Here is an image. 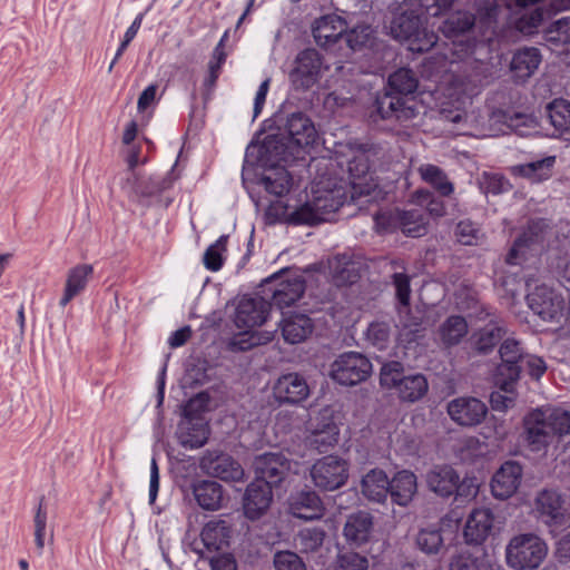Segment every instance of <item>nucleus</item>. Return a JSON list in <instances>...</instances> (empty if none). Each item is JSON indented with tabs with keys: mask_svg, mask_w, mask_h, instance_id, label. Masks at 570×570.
<instances>
[{
	"mask_svg": "<svg viewBox=\"0 0 570 570\" xmlns=\"http://www.w3.org/2000/svg\"><path fill=\"white\" fill-rule=\"evenodd\" d=\"M338 428L333 421H327L321 428L312 431L307 438L311 448L317 450L320 453L327 452L338 441Z\"/></svg>",
	"mask_w": 570,
	"mask_h": 570,
	"instance_id": "41",
	"label": "nucleus"
},
{
	"mask_svg": "<svg viewBox=\"0 0 570 570\" xmlns=\"http://www.w3.org/2000/svg\"><path fill=\"white\" fill-rule=\"evenodd\" d=\"M265 189L275 196L287 194L292 187V176L283 167H277L263 177Z\"/></svg>",
	"mask_w": 570,
	"mask_h": 570,
	"instance_id": "45",
	"label": "nucleus"
},
{
	"mask_svg": "<svg viewBox=\"0 0 570 570\" xmlns=\"http://www.w3.org/2000/svg\"><path fill=\"white\" fill-rule=\"evenodd\" d=\"M368 561L355 552H345L337 558L334 570H367Z\"/></svg>",
	"mask_w": 570,
	"mask_h": 570,
	"instance_id": "57",
	"label": "nucleus"
},
{
	"mask_svg": "<svg viewBox=\"0 0 570 570\" xmlns=\"http://www.w3.org/2000/svg\"><path fill=\"white\" fill-rule=\"evenodd\" d=\"M416 36L409 41L410 50L415 52H424L432 49L438 42V36L433 31H428L425 28L420 27Z\"/></svg>",
	"mask_w": 570,
	"mask_h": 570,
	"instance_id": "53",
	"label": "nucleus"
},
{
	"mask_svg": "<svg viewBox=\"0 0 570 570\" xmlns=\"http://www.w3.org/2000/svg\"><path fill=\"white\" fill-rule=\"evenodd\" d=\"M322 57L315 49L301 51L295 59V67L289 73V80L295 89L307 90L320 79Z\"/></svg>",
	"mask_w": 570,
	"mask_h": 570,
	"instance_id": "10",
	"label": "nucleus"
},
{
	"mask_svg": "<svg viewBox=\"0 0 570 570\" xmlns=\"http://www.w3.org/2000/svg\"><path fill=\"white\" fill-rule=\"evenodd\" d=\"M422 180L433 187L441 196H450L454 191L453 184L440 167L432 164H423L417 168Z\"/></svg>",
	"mask_w": 570,
	"mask_h": 570,
	"instance_id": "37",
	"label": "nucleus"
},
{
	"mask_svg": "<svg viewBox=\"0 0 570 570\" xmlns=\"http://www.w3.org/2000/svg\"><path fill=\"white\" fill-rule=\"evenodd\" d=\"M417 491L416 475L409 471H399L393 479L389 480V494L394 503L406 507Z\"/></svg>",
	"mask_w": 570,
	"mask_h": 570,
	"instance_id": "28",
	"label": "nucleus"
},
{
	"mask_svg": "<svg viewBox=\"0 0 570 570\" xmlns=\"http://www.w3.org/2000/svg\"><path fill=\"white\" fill-rule=\"evenodd\" d=\"M268 284H273L272 301L279 308L289 306L297 302L305 292V281L303 276L296 272L288 269L274 274L267 279Z\"/></svg>",
	"mask_w": 570,
	"mask_h": 570,
	"instance_id": "9",
	"label": "nucleus"
},
{
	"mask_svg": "<svg viewBox=\"0 0 570 570\" xmlns=\"http://www.w3.org/2000/svg\"><path fill=\"white\" fill-rule=\"evenodd\" d=\"M191 488L195 500L202 509L217 511L223 508L225 491L218 482L202 480L195 482Z\"/></svg>",
	"mask_w": 570,
	"mask_h": 570,
	"instance_id": "27",
	"label": "nucleus"
},
{
	"mask_svg": "<svg viewBox=\"0 0 570 570\" xmlns=\"http://www.w3.org/2000/svg\"><path fill=\"white\" fill-rule=\"evenodd\" d=\"M533 512L535 518L549 528V532L553 537L568 522L563 500L553 490H542L537 494Z\"/></svg>",
	"mask_w": 570,
	"mask_h": 570,
	"instance_id": "8",
	"label": "nucleus"
},
{
	"mask_svg": "<svg viewBox=\"0 0 570 570\" xmlns=\"http://www.w3.org/2000/svg\"><path fill=\"white\" fill-rule=\"evenodd\" d=\"M199 468L204 473L224 481H240L244 476V470L237 461L217 451H207L199 461Z\"/></svg>",
	"mask_w": 570,
	"mask_h": 570,
	"instance_id": "13",
	"label": "nucleus"
},
{
	"mask_svg": "<svg viewBox=\"0 0 570 570\" xmlns=\"http://www.w3.org/2000/svg\"><path fill=\"white\" fill-rule=\"evenodd\" d=\"M499 354L502 362L497 367L495 384L505 393H512L520 375V364L527 354H523L520 343L514 338L504 340Z\"/></svg>",
	"mask_w": 570,
	"mask_h": 570,
	"instance_id": "7",
	"label": "nucleus"
},
{
	"mask_svg": "<svg viewBox=\"0 0 570 570\" xmlns=\"http://www.w3.org/2000/svg\"><path fill=\"white\" fill-rule=\"evenodd\" d=\"M285 130L288 140L298 146L306 147L315 142L317 131L312 120L303 112L292 114L286 121Z\"/></svg>",
	"mask_w": 570,
	"mask_h": 570,
	"instance_id": "25",
	"label": "nucleus"
},
{
	"mask_svg": "<svg viewBox=\"0 0 570 570\" xmlns=\"http://www.w3.org/2000/svg\"><path fill=\"white\" fill-rule=\"evenodd\" d=\"M312 199L289 214V222L296 225H316L330 222L346 203L352 202L347 186L318 181L312 189Z\"/></svg>",
	"mask_w": 570,
	"mask_h": 570,
	"instance_id": "2",
	"label": "nucleus"
},
{
	"mask_svg": "<svg viewBox=\"0 0 570 570\" xmlns=\"http://www.w3.org/2000/svg\"><path fill=\"white\" fill-rule=\"evenodd\" d=\"M309 394L305 379L297 373L281 376L273 386V395L279 403L296 404Z\"/></svg>",
	"mask_w": 570,
	"mask_h": 570,
	"instance_id": "19",
	"label": "nucleus"
},
{
	"mask_svg": "<svg viewBox=\"0 0 570 570\" xmlns=\"http://www.w3.org/2000/svg\"><path fill=\"white\" fill-rule=\"evenodd\" d=\"M325 532L320 528H308L299 531L296 538V546L303 553H314L321 549Z\"/></svg>",
	"mask_w": 570,
	"mask_h": 570,
	"instance_id": "47",
	"label": "nucleus"
},
{
	"mask_svg": "<svg viewBox=\"0 0 570 570\" xmlns=\"http://www.w3.org/2000/svg\"><path fill=\"white\" fill-rule=\"evenodd\" d=\"M227 236H220L204 254V265L207 269L217 272L223 266L222 254L226 250Z\"/></svg>",
	"mask_w": 570,
	"mask_h": 570,
	"instance_id": "48",
	"label": "nucleus"
},
{
	"mask_svg": "<svg viewBox=\"0 0 570 570\" xmlns=\"http://www.w3.org/2000/svg\"><path fill=\"white\" fill-rule=\"evenodd\" d=\"M193 433L188 431H184V428H180L179 440L181 445L189 449H198L203 446L207 441V430L204 424H195L191 428Z\"/></svg>",
	"mask_w": 570,
	"mask_h": 570,
	"instance_id": "50",
	"label": "nucleus"
},
{
	"mask_svg": "<svg viewBox=\"0 0 570 570\" xmlns=\"http://www.w3.org/2000/svg\"><path fill=\"white\" fill-rule=\"evenodd\" d=\"M395 226L410 237H420L426 232L424 215L419 209L396 210L393 215Z\"/></svg>",
	"mask_w": 570,
	"mask_h": 570,
	"instance_id": "34",
	"label": "nucleus"
},
{
	"mask_svg": "<svg viewBox=\"0 0 570 570\" xmlns=\"http://www.w3.org/2000/svg\"><path fill=\"white\" fill-rule=\"evenodd\" d=\"M377 111L383 119L395 118L396 120H407L415 116L414 108L406 106L404 98L386 94L377 101Z\"/></svg>",
	"mask_w": 570,
	"mask_h": 570,
	"instance_id": "33",
	"label": "nucleus"
},
{
	"mask_svg": "<svg viewBox=\"0 0 570 570\" xmlns=\"http://www.w3.org/2000/svg\"><path fill=\"white\" fill-rule=\"evenodd\" d=\"M393 284L396 291V297L403 306H407L410 303L411 288L410 278L403 273H395L393 275Z\"/></svg>",
	"mask_w": 570,
	"mask_h": 570,
	"instance_id": "63",
	"label": "nucleus"
},
{
	"mask_svg": "<svg viewBox=\"0 0 570 570\" xmlns=\"http://www.w3.org/2000/svg\"><path fill=\"white\" fill-rule=\"evenodd\" d=\"M371 36V28L368 26H356L351 30H346L343 40L352 50H356L364 46Z\"/></svg>",
	"mask_w": 570,
	"mask_h": 570,
	"instance_id": "59",
	"label": "nucleus"
},
{
	"mask_svg": "<svg viewBox=\"0 0 570 570\" xmlns=\"http://www.w3.org/2000/svg\"><path fill=\"white\" fill-rule=\"evenodd\" d=\"M556 165V156H546L525 164L513 167V173L529 179L532 183H540L552 176Z\"/></svg>",
	"mask_w": 570,
	"mask_h": 570,
	"instance_id": "31",
	"label": "nucleus"
},
{
	"mask_svg": "<svg viewBox=\"0 0 570 570\" xmlns=\"http://www.w3.org/2000/svg\"><path fill=\"white\" fill-rule=\"evenodd\" d=\"M291 462L281 453H264L255 460V480H264L268 487L277 485L287 475Z\"/></svg>",
	"mask_w": 570,
	"mask_h": 570,
	"instance_id": "16",
	"label": "nucleus"
},
{
	"mask_svg": "<svg viewBox=\"0 0 570 570\" xmlns=\"http://www.w3.org/2000/svg\"><path fill=\"white\" fill-rule=\"evenodd\" d=\"M372 373L370 360L357 352H346L338 355L331 364L330 375L341 385H356Z\"/></svg>",
	"mask_w": 570,
	"mask_h": 570,
	"instance_id": "6",
	"label": "nucleus"
},
{
	"mask_svg": "<svg viewBox=\"0 0 570 570\" xmlns=\"http://www.w3.org/2000/svg\"><path fill=\"white\" fill-rule=\"evenodd\" d=\"M94 268L89 264H80L69 269L66 278L63 295L59 302L65 307L72 298L78 296L87 286Z\"/></svg>",
	"mask_w": 570,
	"mask_h": 570,
	"instance_id": "29",
	"label": "nucleus"
},
{
	"mask_svg": "<svg viewBox=\"0 0 570 570\" xmlns=\"http://www.w3.org/2000/svg\"><path fill=\"white\" fill-rule=\"evenodd\" d=\"M229 537L230 529L225 520H210L200 532V541L191 544V550L198 553L200 558H205L200 544L208 551H218L228 544Z\"/></svg>",
	"mask_w": 570,
	"mask_h": 570,
	"instance_id": "18",
	"label": "nucleus"
},
{
	"mask_svg": "<svg viewBox=\"0 0 570 570\" xmlns=\"http://www.w3.org/2000/svg\"><path fill=\"white\" fill-rule=\"evenodd\" d=\"M541 56L537 48H524L514 53L511 70L518 79L529 78L539 67Z\"/></svg>",
	"mask_w": 570,
	"mask_h": 570,
	"instance_id": "35",
	"label": "nucleus"
},
{
	"mask_svg": "<svg viewBox=\"0 0 570 570\" xmlns=\"http://www.w3.org/2000/svg\"><path fill=\"white\" fill-rule=\"evenodd\" d=\"M271 304L261 296H243L235 309L234 323L237 328L248 333L263 325L268 316Z\"/></svg>",
	"mask_w": 570,
	"mask_h": 570,
	"instance_id": "11",
	"label": "nucleus"
},
{
	"mask_svg": "<svg viewBox=\"0 0 570 570\" xmlns=\"http://www.w3.org/2000/svg\"><path fill=\"white\" fill-rule=\"evenodd\" d=\"M312 320L303 313H284L281 321L282 335L291 344L305 341L313 331Z\"/></svg>",
	"mask_w": 570,
	"mask_h": 570,
	"instance_id": "26",
	"label": "nucleus"
},
{
	"mask_svg": "<svg viewBox=\"0 0 570 570\" xmlns=\"http://www.w3.org/2000/svg\"><path fill=\"white\" fill-rule=\"evenodd\" d=\"M547 542L535 533H519L505 547V562L513 570H537L548 556Z\"/></svg>",
	"mask_w": 570,
	"mask_h": 570,
	"instance_id": "3",
	"label": "nucleus"
},
{
	"mask_svg": "<svg viewBox=\"0 0 570 570\" xmlns=\"http://www.w3.org/2000/svg\"><path fill=\"white\" fill-rule=\"evenodd\" d=\"M389 86L392 92L409 95L416 90L419 79L413 70L409 68H400L390 75Z\"/></svg>",
	"mask_w": 570,
	"mask_h": 570,
	"instance_id": "44",
	"label": "nucleus"
},
{
	"mask_svg": "<svg viewBox=\"0 0 570 570\" xmlns=\"http://www.w3.org/2000/svg\"><path fill=\"white\" fill-rule=\"evenodd\" d=\"M273 500L272 488L264 480H254L248 484L244 495V513L250 520L259 519Z\"/></svg>",
	"mask_w": 570,
	"mask_h": 570,
	"instance_id": "17",
	"label": "nucleus"
},
{
	"mask_svg": "<svg viewBox=\"0 0 570 570\" xmlns=\"http://www.w3.org/2000/svg\"><path fill=\"white\" fill-rule=\"evenodd\" d=\"M289 511L293 517L309 521L321 519L325 509L314 491H301L291 497Z\"/></svg>",
	"mask_w": 570,
	"mask_h": 570,
	"instance_id": "23",
	"label": "nucleus"
},
{
	"mask_svg": "<svg viewBox=\"0 0 570 570\" xmlns=\"http://www.w3.org/2000/svg\"><path fill=\"white\" fill-rule=\"evenodd\" d=\"M520 366L534 380H539L547 371L546 362L537 355L527 354Z\"/></svg>",
	"mask_w": 570,
	"mask_h": 570,
	"instance_id": "62",
	"label": "nucleus"
},
{
	"mask_svg": "<svg viewBox=\"0 0 570 570\" xmlns=\"http://www.w3.org/2000/svg\"><path fill=\"white\" fill-rule=\"evenodd\" d=\"M527 303L530 309L543 321H559L562 316L563 298L546 285H538L530 291Z\"/></svg>",
	"mask_w": 570,
	"mask_h": 570,
	"instance_id": "12",
	"label": "nucleus"
},
{
	"mask_svg": "<svg viewBox=\"0 0 570 570\" xmlns=\"http://www.w3.org/2000/svg\"><path fill=\"white\" fill-rule=\"evenodd\" d=\"M373 530V518L368 512L358 511L351 514L344 525V537L355 544L366 542Z\"/></svg>",
	"mask_w": 570,
	"mask_h": 570,
	"instance_id": "30",
	"label": "nucleus"
},
{
	"mask_svg": "<svg viewBox=\"0 0 570 570\" xmlns=\"http://www.w3.org/2000/svg\"><path fill=\"white\" fill-rule=\"evenodd\" d=\"M333 281L337 286L354 284L360 277V268L345 255L336 256L331 263Z\"/></svg>",
	"mask_w": 570,
	"mask_h": 570,
	"instance_id": "40",
	"label": "nucleus"
},
{
	"mask_svg": "<svg viewBox=\"0 0 570 570\" xmlns=\"http://www.w3.org/2000/svg\"><path fill=\"white\" fill-rule=\"evenodd\" d=\"M522 478L519 463L508 461L495 472L491 481L492 494L501 500L510 498L518 490Z\"/></svg>",
	"mask_w": 570,
	"mask_h": 570,
	"instance_id": "21",
	"label": "nucleus"
},
{
	"mask_svg": "<svg viewBox=\"0 0 570 570\" xmlns=\"http://www.w3.org/2000/svg\"><path fill=\"white\" fill-rule=\"evenodd\" d=\"M505 333V327L498 322L487 324L474 334L475 350L482 354L491 352L503 338Z\"/></svg>",
	"mask_w": 570,
	"mask_h": 570,
	"instance_id": "39",
	"label": "nucleus"
},
{
	"mask_svg": "<svg viewBox=\"0 0 570 570\" xmlns=\"http://www.w3.org/2000/svg\"><path fill=\"white\" fill-rule=\"evenodd\" d=\"M547 40L553 43L570 42V17L553 22L547 31Z\"/></svg>",
	"mask_w": 570,
	"mask_h": 570,
	"instance_id": "52",
	"label": "nucleus"
},
{
	"mask_svg": "<svg viewBox=\"0 0 570 570\" xmlns=\"http://www.w3.org/2000/svg\"><path fill=\"white\" fill-rule=\"evenodd\" d=\"M275 570H306L302 559L292 551H278L273 559Z\"/></svg>",
	"mask_w": 570,
	"mask_h": 570,
	"instance_id": "51",
	"label": "nucleus"
},
{
	"mask_svg": "<svg viewBox=\"0 0 570 570\" xmlns=\"http://www.w3.org/2000/svg\"><path fill=\"white\" fill-rule=\"evenodd\" d=\"M550 124L560 135L570 134V101L554 99L547 106Z\"/></svg>",
	"mask_w": 570,
	"mask_h": 570,
	"instance_id": "42",
	"label": "nucleus"
},
{
	"mask_svg": "<svg viewBox=\"0 0 570 570\" xmlns=\"http://www.w3.org/2000/svg\"><path fill=\"white\" fill-rule=\"evenodd\" d=\"M422 27V21L413 11L402 12L395 16L390 24L391 36L400 41H410L413 36L419 35L417 30Z\"/></svg>",
	"mask_w": 570,
	"mask_h": 570,
	"instance_id": "36",
	"label": "nucleus"
},
{
	"mask_svg": "<svg viewBox=\"0 0 570 570\" xmlns=\"http://www.w3.org/2000/svg\"><path fill=\"white\" fill-rule=\"evenodd\" d=\"M450 570H478V558L469 552H461L452 558Z\"/></svg>",
	"mask_w": 570,
	"mask_h": 570,
	"instance_id": "64",
	"label": "nucleus"
},
{
	"mask_svg": "<svg viewBox=\"0 0 570 570\" xmlns=\"http://www.w3.org/2000/svg\"><path fill=\"white\" fill-rule=\"evenodd\" d=\"M368 163L367 159L362 155L355 157L348 163L350 183H342L347 186L350 198L352 202H356L363 196H368L375 188V185L370 183L368 179Z\"/></svg>",
	"mask_w": 570,
	"mask_h": 570,
	"instance_id": "22",
	"label": "nucleus"
},
{
	"mask_svg": "<svg viewBox=\"0 0 570 570\" xmlns=\"http://www.w3.org/2000/svg\"><path fill=\"white\" fill-rule=\"evenodd\" d=\"M42 501H43V499H41V501L37 508V511L35 513V517H33L35 542H36L37 549L40 552L43 550V547H45V537H46L47 520H48L47 511L42 507Z\"/></svg>",
	"mask_w": 570,
	"mask_h": 570,
	"instance_id": "58",
	"label": "nucleus"
},
{
	"mask_svg": "<svg viewBox=\"0 0 570 570\" xmlns=\"http://www.w3.org/2000/svg\"><path fill=\"white\" fill-rule=\"evenodd\" d=\"M539 225L540 223H532L529 226L528 232L524 233L514 242L505 258L509 265H517L519 263V254L521 253L522 248L529 246L530 243L534 242L532 236L538 237V235L533 233V229L537 228Z\"/></svg>",
	"mask_w": 570,
	"mask_h": 570,
	"instance_id": "56",
	"label": "nucleus"
},
{
	"mask_svg": "<svg viewBox=\"0 0 570 570\" xmlns=\"http://www.w3.org/2000/svg\"><path fill=\"white\" fill-rule=\"evenodd\" d=\"M438 333L444 346H454L468 334V323L464 317L453 315L441 324Z\"/></svg>",
	"mask_w": 570,
	"mask_h": 570,
	"instance_id": "38",
	"label": "nucleus"
},
{
	"mask_svg": "<svg viewBox=\"0 0 570 570\" xmlns=\"http://www.w3.org/2000/svg\"><path fill=\"white\" fill-rule=\"evenodd\" d=\"M507 125L520 136H527L530 130H537L538 124L532 116L524 114H514L507 118Z\"/></svg>",
	"mask_w": 570,
	"mask_h": 570,
	"instance_id": "55",
	"label": "nucleus"
},
{
	"mask_svg": "<svg viewBox=\"0 0 570 570\" xmlns=\"http://www.w3.org/2000/svg\"><path fill=\"white\" fill-rule=\"evenodd\" d=\"M475 23V17L468 11H456L446 18L440 27V30L446 38H453L463 35L472 29Z\"/></svg>",
	"mask_w": 570,
	"mask_h": 570,
	"instance_id": "43",
	"label": "nucleus"
},
{
	"mask_svg": "<svg viewBox=\"0 0 570 570\" xmlns=\"http://www.w3.org/2000/svg\"><path fill=\"white\" fill-rule=\"evenodd\" d=\"M138 187L134 196V200H140L142 198L151 197L163 189L167 188V185L156 180L155 178H142L139 177Z\"/></svg>",
	"mask_w": 570,
	"mask_h": 570,
	"instance_id": "60",
	"label": "nucleus"
},
{
	"mask_svg": "<svg viewBox=\"0 0 570 570\" xmlns=\"http://www.w3.org/2000/svg\"><path fill=\"white\" fill-rule=\"evenodd\" d=\"M366 336L370 343L383 350L390 340V327L384 322H373L367 327Z\"/></svg>",
	"mask_w": 570,
	"mask_h": 570,
	"instance_id": "54",
	"label": "nucleus"
},
{
	"mask_svg": "<svg viewBox=\"0 0 570 570\" xmlns=\"http://www.w3.org/2000/svg\"><path fill=\"white\" fill-rule=\"evenodd\" d=\"M309 476L314 487L322 491L337 490L348 479V463L336 455L323 456L313 463Z\"/></svg>",
	"mask_w": 570,
	"mask_h": 570,
	"instance_id": "5",
	"label": "nucleus"
},
{
	"mask_svg": "<svg viewBox=\"0 0 570 570\" xmlns=\"http://www.w3.org/2000/svg\"><path fill=\"white\" fill-rule=\"evenodd\" d=\"M494 524V514L489 508L473 509L463 528V539L466 544L480 546L491 534Z\"/></svg>",
	"mask_w": 570,
	"mask_h": 570,
	"instance_id": "15",
	"label": "nucleus"
},
{
	"mask_svg": "<svg viewBox=\"0 0 570 570\" xmlns=\"http://www.w3.org/2000/svg\"><path fill=\"white\" fill-rule=\"evenodd\" d=\"M380 382L383 387L396 391L400 400L416 402L429 390V384L423 374H404V367L400 362H389L381 368Z\"/></svg>",
	"mask_w": 570,
	"mask_h": 570,
	"instance_id": "4",
	"label": "nucleus"
},
{
	"mask_svg": "<svg viewBox=\"0 0 570 570\" xmlns=\"http://www.w3.org/2000/svg\"><path fill=\"white\" fill-rule=\"evenodd\" d=\"M524 440L533 452L547 450L564 435L570 434V409L538 407L523 420Z\"/></svg>",
	"mask_w": 570,
	"mask_h": 570,
	"instance_id": "1",
	"label": "nucleus"
},
{
	"mask_svg": "<svg viewBox=\"0 0 570 570\" xmlns=\"http://www.w3.org/2000/svg\"><path fill=\"white\" fill-rule=\"evenodd\" d=\"M414 200L420 204H426V210L433 217H442L445 214V205L443 200L434 197V195L426 189H419L413 195Z\"/></svg>",
	"mask_w": 570,
	"mask_h": 570,
	"instance_id": "49",
	"label": "nucleus"
},
{
	"mask_svg": "<svg viewBox=\"0 0 570 570\" xmlns=\"http://www.w3.org/2000/svg\"><path fill=\"white\" fill-rule=\"evenodd\" d=\"M460 475L450 465H435L425 474V482L430 491L442 498L451 497L454 491Z\"/></svg>",
	"mask_w": 570,
	"mask_h": 570,
	"instance_id": "24",
	"label": "nucleus"
},
{
	"mask_svg": "<svg viewBox=\"0 0 570 570\" xmlns=\"http://www.w3.org/2000/svg\"><path fill=\"white\" fill-rule=\"evenodd\" d=\"M416 546L425 554H438L443 548L441 530L436 528H424L416 534Z\"/></svg>",
	"mask_w": 570,
	"mask_h": 570,
	"instance_id": "46",
	"label": "nucleus"
},
{
	"mask_svg": "<svg viewBox=\"0 0 570 570\" xmlns=\"http://www.w3.org/2000/svg\"><path fill=\"white\" fill-rule=\"evenodd\" d=\"M346 28V22L340 16L326 14L315 20L312 32L318 46L331 48L343 40Z\"/></svg>",
	"mask_w": 570,
	"mask_h": 570,
	"instance_id": "20",
	"label": "nucleus"
},
{
	"mask_svg": "<svg viewBox=\"0 0 570 570\" xmlns=\"http://www.w3.org/2000/svg\"><path fill=\"white\" fill-rule=\"evenodd\" d=\"M456 500L461 502H470L479 493V483L475 478H464L461 482H458L455 487Z\"/></svg>",
	"mask_w": 570,
	"mask_h": 570,
	"instance_id": "61",
	"label": "nucleus"
},
{
	"mask_svg": "<svg viewBox=\"0 0 570 570\" xmlns=\"http://www.w3.org/2000/svg\"><path fill=\"white\" fill-rule=\"evenodd\" d=\"M448 413L459 425L474 426L483 422L488 407L476 397L462 396L449 402Z\"/></svg>",
	"mask_w": 570,
	"mask_h": 570,
	"instance_id": "14",
	"label": "nucleus"
},
{
	"mask_svg": "<svg viewBox=\"0 0 570 570\" xmlns=\"http://www.w3.org/2000/svg\"><path fill=\"white\" fill-rule=\"evenodd\" d=\"M362 493L371 501L383 502L389 494V478L383 470L368 471L361 482Z\"/></svg>",
	"mask_w": 570,
	"mask_h": 570,
	"instance_id": "32",
	"label": "nucleus"
}]
</instances>
